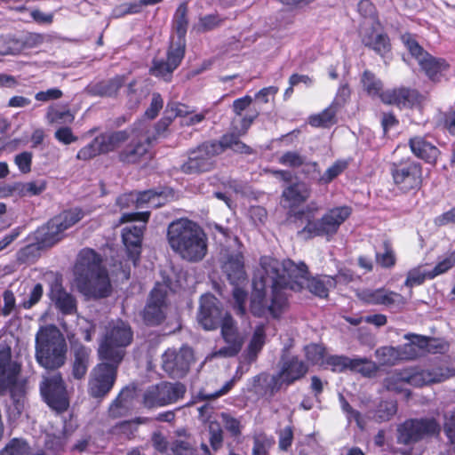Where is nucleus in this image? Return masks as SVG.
<instances>
[{
  "mask_svg": "<svg viewBox=\"0 0 455 455\" xmlns=\"http://www.w3.org/2000/svg\"><path fill=\"white\" fill-rule=\"evenodd\" d=\"M84 218L80 209L64 211L52 218L45 227L41 228L36 238L42 246H52L63 237L65 230L68 229Z\"/></svg>",
  "mask_w": 455,
  "mask_h": 455,
  "instance_id": "obj_11",
  "label": "nucleus"
},
{
  "mask_svg": "<svg viewBox=\"0 0 455 455\" xmlns=\"http://www.w3.org/2000/svg\"><path fill=\"white\" fill-rule=\"evenodd\" d=\"M46 188V181L44 180H33L17 185L18 192L23 196H36Z\"/></svg>",
  "mask_w": 455,
  "mask_h": 455,
  "instance_id": "obj_46",
  "label": "nucleus"
},
{
  "mask_svg": "<svg viewBox=\"0 0 455 455\" xmlns=\"http://www.w3.org/2000/svg\"><path fill=\"white\" fill-rule=\"evenodd\" d=\"M208 113V109H204L199 113H196L190 110L189 108L186 105L176 102L168 103L165 110L166 116L158 123V128H161L162 132L165 131L172 120L176 117L181 118L182 125H196L205 119V116ZM157 132L158 134L160 133L159 129H157Z\"/></svg>",
  "mask_w": 455,
  "mask_h": 455,
  "instance_id": "obj_26",
  "label": "nucleus"
},
{
  "mask_svg": "<svg viewBox=\"0 0 455 455\" xmlns=\"http://www.w3.org/2000/svg\"><path fill=\"white\" fill-rule=\"evenodd\" d=\"M210 443L214 451L222 446L223 435L220 424L216 421H211L209 424Z\"/></svg>",
  "mask_w": 455,
  "mask_h": 455,
  "instance_id": "obj_58",
  "label": "nucleus"
},
{
  "mask_svg": "<svg viewBox=\"0 0 455 455\" xmlns=\"http://www.w3.org/2000/svg\"><path fill=\"white\" fill-rule=\"evenodd\" d=\"M186 391L180 383L162 382L148 387L143 397L146 407L164 406L180 399Z\"/></svg>",
  "mask_w": 455,
  "mask_h": 455,
  "instance_id": "obj_20",
  "label": "nucleus"
},
{
  "mask_svg": "<svg viewBox=\"0 0 455 455\" xmlns=\"http://www.w3.org/2000/svg\"><path fill=\"white\" fill-rule=\"evenodd\" d=\"M40 392L45 403L52 409L63 411L68 407V393L60 373L43 376Z\"/></svg>",
  "mask_w": 455,
  "mask_h": 455,
  "instance_id": "obj_17",
  "label": "nucleus"
},
{
  "mask_svg": "<svg viewBox=\"0 0 455 455\" xmlns=\"http://www.w3.org/2000/svg\"><path fill=\"white\" fill-rule=\"evenodd\" d=\"M149 218L148 212L124 213L120 219L121 223L139 221V225L126 227L123 230V242L128 251L129 257L135 264L140 254V245L146 223Z\"/></svg>",
  "mask_w": 455,
  "mask_h": 455,
  "instance_id": "obj_15",
  "label": "nucleus"
},
{
  "mask_svg": "<svg viewBox=\"0 0 455 455\" xmlns=\"http://www.w3.org/2000/svg\"><path fill=\"white\" fill-rule=\"evenodd\" d=\"M235 248H224L220 251L221 269L226 275L228 280L233 284V297L235 300L234 307L237 314L245 313L246 292L242 285L246 281L244 271L243 256L240 251V244L237 240H234Z\"/></svg>",
  "mask_w": 455,
  "mask_h": 455,
  "instance_id": "obj_7",
  "label": "nucleus"
},
{
  "mask_svg": "<svg viewBox=\"0 0 455 455\" xmlns=\"http://www.w3.org/2000/svg\"><path fill=\"white\" fill-rule=\"evenodd\" d=\"M358 297L366 303L385 306H402L405 299L399 293L385 289H366L358 292Z\"/></svg>",
  "mask_w": 455,
  "mask_h": 455,
  "instance_id": "obj_30",
  "label": "nucleus"
},
{
  "mask_svg": "<svg viewBox=\"0 0 455 455\" xmlns=\"http://www.w3.org/2000/svg\"><path fill=\"white\" fill-rule=\"evenodd\" d=\"M21 364L12 360L10 347L0 349V395L9 394L19 403L28 390V379L21 376Z\"/></svg>",
  "mask_w": 455,
  "mask_h": 455,
  "instance_id": "obj_9",
  "label": "nucleus"
},
{
  "mask_svg": "<svg viewBox=\"0 0 455 455\" xmlns=\"http://www.w3.org/2000/svg\"><path fill=\"white\" fill-rule=\"evenodd\" d=\"M455 264V252H451L440 259L436 266L430 271V277L435 278L447 272Z\"/></svg>",
  "mask_w": 455,
  "mask_h": 455,
  "instance_id": "obj_57",
  "label": "nucleus"
},
{
  "mask_svg": "<svg viewBox=\"0 0 455 455\" xmlns=\"http://www.w3.org/2000/svg\"><path fill=\"white\" fill-rule=\"evenodd\" d=\"M311 194L308 185L304 182H298L289 186L283 192V197L290 207L304 203Z\"/></svg>",
  "mask_w": 455,
  "mask_h": 455,
  "instance_id": "obj_36",
  "label": "nucleus"
},
{
  "mask_svg": "<svg viewBox=\"0 0 455 455\" xmlns=\"http://www.w3.org/2000/svg\"><path fill=\"white\" fill-rule=\"evenodd\" d=\"M133 339L131 326L122 321L110 322L99 347V355L102 360L119 364L124 356V348Z\"/></svg>",
  "mask_w": 455,
  "mask_h": 455,
  "instance_id": "obj_8",
  "label": "nucleus"
},
{
  "mask_svg": "<svg viewBox=\"0 0 455 455\" xmlns=\"http://www.w3.org/2000/svg\"><path fill=\"white\" fill-rule=\"evenodd\" d=\"M221 153V145L217 142L204 143L189 152L188 159L181 165L187 174L209 172L215 165V157Z\"/></svg>",
  "mask_w": 455,
  "mask_h": 455,
  "instance_id": "obj_16",
  "label": "nucleus"
},
{
  "mask_svg": "<svg viewBox=\"0 0 455 455\" xmlns=\"http://www.w3.org/2000/svg\"><path fill=\"white\" fill-rule=\"evenodd\" d=\"M129 390H123L109 407V413L113 417H120L128 409Z\"/></svg>",
  "mask_w": 455,
  "mask_h": 455,
  "instance_id": "obj_47",
  "label": "nucleus"
},
{
  "mask_svg": "<svg viewBox=\"0 0 455 455\" xmlns=\"http://www.w3.org/2000/svg\"><path fill=\"white\" fill-rule=\"evenodd\" d=\"M43 296V286L41 283H36L29 289L28 298H25L20 302V307L25 309H29L39 302Z\"/></svg>",
  "mask_w": 455,
  "mask_h": 455,
  "instance_id": "obj_56",
  "label": "nucleus"
},
{
  "mask_svg": "<svg viewBox=\"0 0 455 455\" xmlns=\"http://www.w3.org/2000/svg\"><path fill=\"white\" fill-rule=\"evenodd\" d=\"M351 213L352 210L348 206L331 208L320 220L316 221L308 220L302 233H307L310 236H332Z\"/></svg>",
  "mask_w": 455,
  "mask_h": 455,
  "instance_id": "obj_14",
  "label": "nucleus"
},
{
  "mask_svg": "<svg viewBox=\"0 0 455 455\" xmlns=\"http://www.w3.org/2000/svg\"><path fill=\"white\" fill-rule=\"evenodd\" d=\"M375 355L381 364L393 365L401 361L398 347H383L377 349Z\"/></svg>",
  "mask_w": 455,
  "mask_h": 455,
  "instance_id": "obj_45",
  "label": "nucleus"
},
{
  "mask_svg": "<svg viewBox=\"0 0 455 455\" xmlns=\"http://www.w3.org/2000/svg\"><path fill=\"white\" fill-rule=\"evenodd\" d=\"M217 143L221 145V151L225 148H229L235 152L246 154L251 153L250 148L244 143L241 142L235 135L223 136L220 141Z\"/></svg>",
  "mask_w": 455,
  "mask_h": 455,
  "instance_id": "obj_50",
  "label": "nucleus"
},
{
  "mask_svg": "<svg viewBox=\"0 0 455 455\" xmlns=\"http://www.w3.org/2000/svg\"><path fill=\"white\" fill-rule=\"evenodd\" d=\"M305 157L295 151H288L279 157V163L283 165L299 168L304 164Z\"/></svg>",
  "mask_w": 455,
  "mask_h": 455,
  "instance_id": "obj_59",
  "label": "nucleus"
},
{
  "mask_svg": "<svg viewBox=\"0 0 455 455\" xmlns=\"http://www.w3.org/2000/svg\"><path fill=\"white\" fill-rule=\"evenodd\" d=\"M438 423L433 419L408 420L397 429V441L403 444L416 442L439 433Z\"/></svg>",
  "mask_w": 455,
  "mask_h": 455,
  "instance_id": "obj_23",
  "label": "nucleus"
},
{
  "mask_svg": "<svg viewBox=\"0 0 455 455\" xmlns=\"http://www.w3.org/2000/svg\"><path fill=\"white\" fill-rule=\"evenodd\" d=\"M187 4H181L176 10L174 15V28L177 34V39L172 38L171 45L181 46V49L185 51L186 40L185 36L188 28V19H187Z\"/></svg>",
  "mask_w": 455,
  "mask_h": 455,
  "instance_id": "obj_37",
  "label": "nucleus"
},
{
  "mask_svg": "<svg viewBox=\"0 0 455 455\" xmlns=\"http://www.w3.org/2000/svg\"><path fill=\"white\" fill-rule=\"evenodd\" d=\"M29 447L28 443L21 439H12L4 450L0 451V455H28Z\"/></svg>",
  "mask_w": 455,
  "mask_h": 455,
  "instance_id": "obj_49",
  "label": "nucleus"
},
{
  "mask_svg": "<svg viewBox=\"0 0 455 455\" xmlns=\"http://www.w3.org/2000/svg\"><path fill=\"white\" fill-rule=\"evenodd\" d=\"M130 202L136 203L138 208L143 207L144 204H148L150 207H159L164 204L163 193H156L153 190L140 192L139 194H128L118 197L116 203L122 208L129 206Z\"/></svg>",
  "mask_w": 455,
  "mask_h": 455,
  "instance_id": "obj_32",
  "label": "nucleus"
},
{
  "mask_svg": "<svg viewBox=\"0 0 455 455\" xmlns=\"http://www.w3.org/2000/svg\"><path fill=\"white\" fill-rule=\"evenodd\" d=\"M359 12L365 17L361 36L363 44L378 54L384 56L390 50L387 35L380 31V24L375 21V7L369 0H362L358 4Z\"/></svg>",
  "mask_w": 455,
  "mask_h": 455,
  "instance_id": "obj_10",
  "label": "nucleus"
},
{
  "mask_svg": "<svg viewBox=\"0 0 455 455\" xmlns=\"http://www.w3.org/2000/svg\"><path fill=\"white\" fill-rule=\"evenodd\" d=\"M166 239L171 250L184 260L198 262L207 254L206 234L197 223L188 219L181 218L171 222Z\"/></svg>",
  "mask_w": 455,
  "mask_h": 455,
  "instance_id": "obj_2",
  "label": "nucleus"
},
{
  "mask_svg": "<svg viewBox=\"0 0 455 455\" xmlns=\"http://www.w3.org/2000/svg\"><path fill=\"white\" fill-rule=\"evenodd\" d=\"M100 154H103V151L101 150L99 139L96 137L91 143L78 151L76 157L80 160H89Z\"/></svg>",
  "mask_w": 455,
  "mask_h": 455,
  "instance_id": "obj_51",
  "label": "nucleus"
},
{
  "mask_svg": "<svg viewBox=\"0 0 455 455\" xmlns=\"http://www.w3.org/2000/svg\"><path fill=\"white\" fill-rule=\"evenodd\" d=\"M347 167V163L343 160L336 161L330 166L323 174L321 175L320 184H328L336 177L341 174Z\"/></svg>",
  "mask_w": 455,
  "mask_h": 455,
  "instance_id": "obj_48",
  "label": "nucleus"
},
{
  "mask_svg": "<svg viewBox=\"0 0 455 455\" xmlns=\"http://www.w3.org/2000/svg\"><path fill=\"white\" fill-rule=\"evenodd\" d=\"M185 54L181 46L170 45L166 60L160 59L153 61L150 72L153 76L170 81L172 72L180 64Z\"/></svg>",
  "mask_w": 455,
  "mask_h": 455,
  "instance_id": "obj_28",
  "label": "nucleus"
},
{
  "mask_svg": "<svg viewBox=\"0 0 455 455\" xmlns=\"http://www.w3.org/2000/svg\"><path fill=\"white\" fill-rule=\"evenodd\" d=\"M220 337L224 346L215 348L205 358L212 360L214 358H229L237 355L243 348L244 336L239 331L237 323L231 315H227L220 324Z\"/></svg>",
  "mask_w": 455,
  "mask_h": 455,
  "instance_id": "obj_12",
  "label": "nucleus"
},
{
  "mask_svg": "<svg viewBox=\"0 0 455 455\" xmlns=\"http://www.w3.org/2000/svg\"><path fill=\"white\" fill-rule=\"evenodd\" d=\"M454 374L450 368H433L431 370H417L412 368L395 371L389 374L384 380L385 387L395 393L403 394L405 397L410 396L407 386L422 387L425 385L441 382Z\"/></svg>",
  "mask_w": 455,
  "mask_h": 455,
  "instance_id": "obj_4",
  "label": "nucleus"
},
{
  "mask_svg": "<svg viewBox=\"0 0 455 455\" xmlns=\"http://www.w3.org/2000/svg\"><path fill=\"white\" fill-rule=\"evenodd\" d=\"M444 431L451 441V445L447 448L446 451L442 455H455V412L449 418H446L444 423Z\"/></svg>",
  "mask_w": 455,
  "mask_h": 455,
  "instance_id": "obj_53",
  "label": "nucleus"
},
{
  "mask_svg": "<svg viewBox=\"0 0 455 455\" xmlns=\"http://www.w3.org/2000/svg\"><path fill=\"white\" fill-rule=\"evenodd\" d=\"M227 315L230 314L220 308L218 299L213 295L204 294L201 297L197 322L204 330L212 331L218 327L220 328L222 320Z\"/></svg>",
  "mask_w": 455,
  "mask_h": 455,
  "instance_id": "obj_25",
  "label": "nucleus"
},
{
  "mask_svg": "<svg viewBox=\"0 0 455 455\" xmlns=\"http://www.w3.org/2000/svg\"><path fill=\"white\" fill-rule=\"evenodd\" d=\"M377 262L385 267L394 266L395 259L392 249L387 243L384 244V252L376 254Z\"/></svg>",
  "mask_w": 455,
  "mask_h": 455,
  "instance_id": "obj_63",
  "label": "nucleus"
},
{
  "mask_svg": "<svg viewBox=\"0 0 455 455\" xmlns=\"http://www.w3.org/2000/svg\"><path fill=\"white\" fill-rule=\"evenodd\" d=\"M266 342L265 326L258 325L250 339L247 348L240 357V363L236 370V374L242 376L248 371V365L254 362Z\"/></svg>",
  "mask_w": 455,
  "mask_h": 455,
  "instance_id": "obj_29",
  "label": "nucleus"
},
{
  "mask_svg": "<svg viewBox=\"0 0 455 455\" xmlns=\"http://www.w3.org/2000/svg\"><path fill=\"white\" fill-rule=\"evenodd\" d=\"M163 106L164 100L161 95L159 93H154L152 95L150 107L146 110L145 116L149 119H154L162 109Z\"/></svg>",
  "mask_w": 455,
  "mask_h": 455,
  "instance_id": "obj_64",
  "label": "nucleus"
},
{
  "mask_svg": "<svg viewBox=\"0 0 455 455\" xmlns=\"http://www.w3.org/2000/svg\"><path fill=\"white\" fill-rule=\"evenodd\" d=\"M413 339L398 347L400 360H411L419 356L424 351H432L430 348L432 340L426 337L413 335Z\"/></svg>",
  "mask_w": 455,
  "mask_h": 455,
  "instance_id": "obj_34",
  "label": "nucleus"
},
{
  "mask_svg": "<svg viewBox=\"0 0 455 455\" xmlns=\"http://www.w3.org/2000/svg\"><path fill=\"white\" fill-rule=\"evenodd\" d=\"M193 361V351L188 347H182L179 351L167 349L162 355V367L171 377L182 378Z\"/></svg>",
  "mask_w": 455,
  "mask_h": 455,
  "instance_id": "obj_24",
  "label": "nucleus"
},
{
  "mask_svg": "<svg viewBox=\"0 0 455 455\" xmlns=\"http://www.w3.org/2000/svg\"><path fill=\"white\" fill-rule=\"evenodd\" d=\"M349 363L350 357L345 355H330L325 358L323 364L331 367L333 371L341 372L348 370Z\"/></svg>",
  "mask_w": 455,
  "mask_h": 455,
  "instance_id": "obj_54",
  "label": "nucleus"
},
{
  "mask_svg": "<svg viewBox=\"0 0 455 455\" xmlns=\"http://www.w3.org/2000/svg\"><path fill=\"white\" fill-rule=\"evenodd\" d=\"M306 357L307 359L314 363H321L323 364L325 361L324 356V348L316 344H310L305 347Z\"/></svg>",
  "mask_w": 455,
  "mask_h": 455,
  "instance_id": "obj_55",
  "label": "nucleus"
},
{
  "mask_svg": "<svg viewBox=\"0 0 455 455\" xmlns=\"http://www.w3.org/2000/svg\"><path fill=\"white\" fill-rule=\"evenodd\" d=\"M131 143L122 152V161L136 163L144 156L155 138L149 134L145 123L140 122L130 132Z\"/></svg>",
  "mask_w": 455,
  "mask_h": 455,
  "instance_id": "obj_22",
  "label": "nucleus"
},
{
  "mask_svg": "<svg viewBox=\"0 0 455 455\" xmlns=\"http://www.w3.org/2000/svg\"><path fill=\"white\" fill-rule=\"evenodd\" d=\"M98 139L103 153H108L119 148L124 142L130 139V132L118 131L104 133L98 136Z\"/></svg>",
  "mask_w": 455,
  "mask_h": 455,
  "instance_id": "obj_39",
  "label": "nucleus"
},
{
  "mask_svg": "<svg viewBox=\"0 0 455 455\" xmlns=\"http://www.w3.org/2000/svg\"><path fill=\"white\" fill-rule=\"evenodd\" d=\"M363 90L371 97H379L381 99L382 83L374 74L370 71H364L361 79Z\"/></svg>",
  "mask_w": 455,
  "mask_h": 455,
  "instance_id": "obj_42",
  "label": "nucleus"
},
{
  "mask_svg": "<svg viewBox=\"0 0 455 455\" xmlns=\"http://www.w3.org/2000/svg\"><path fill=\"white\" fill-rule=\"evenodd\" d=\"M49 296L55 307L63 314L70 315L76 312L75 298L63 289L58 280L52 283Z\"/></svg>",
  "mask_w": 455,
  "mask_h": 455,
  "instance_id": "obj_33",
  "label": "nucleus"
},
{
  "mask_svg": "<svg viewBox=\"0 0 455 455\" xmlns=\"http://www.w3.org/2000/svg\"><path fill=\"white\" fill-rule=\"evenodd\" d=\"M166 291L164 284H157L150 293L148 302L144 310V320L148 324H159L165 317Z\"/></svg>",
  "mask_w": 455,
  "mask_h": 455,
  "instance_id": "obj_27",
  "label": "nucleus"
},
{
  "mask_svg": "<svg viewBox=\"0 0 455 455\" xmlns=\"http://www.w3.org/2000/svg\"><path fill=\"white\" fill-rule=\"evenodd\" d=\"M67 344L60 331L52 325L40 328L36 335V359L45 369L62 366L66 360Z\"/></svg>",
  "mask_w": 455,
  "mask_h": 455,
  "instance_id": "obj_6",
  "label": "nucleus"
},
{
  "mask_svg": "<svg viewBox=\"0 0 455 455\" xmlns=\"http://www.w3.org/2000/svg\"><path fill=\"white\" fill-rule=\"evenodd\" d=\"M279 260L262 257L260 269L253 281L251 297V311L261 316L269 313L278 317L288 306L285 275L282 274Z\"/></svg>",
  "mask_w": 455,
  "mask_h": 455,
  "instance_id": "obj_1",
  "label": "nucleus"
},
{
  "mask_svg": "<svg viewBox=\"0 0 455 455\" xmlns=\"http://www.w3.org/2000/svg\"><path fill=\"white\" fill-rule=\"evenodd\" d=\"M396 412V403L394 401L382 402L378 406L375 418L378 421H387Z\"/></svg>",
  "mask_w": 455,
  "mask_h": 455,
  "instance_id": "obj_52",
  "label": "nucleus"
},
{
  "mask_svg": "<svg viewBox=\"0 0 455 455\" xmlns=\"http://www.w3.org/2000/svg\"><path fill=\"white\" fill-rule=\"evenodd\" d=\"M271 442L265 435H257L254 437L252 454L267 455Z\"/></svg>",
  "mask_w": 455,
  "mask_h": 455,
  "instance_id": "obj_62",
  "label": "nucleus"
},
{
  "mask_svg": "<svg viewBox=\"0 0 455 455\" xmlns=\"http://www.w3.org/2000/svg\"><path fill=\"white\" fill-rule=\"evenodd\" d=\"M91 350L84 346L74 349V363L72 373L76 379H82L86 374L90 363Z\"/></svg>",
  "mask_w": 455,
  "mask_h": 455,
  "instance_id": "obj_38",
  "label": "nucleus"
},
{
  "mask_svg": "<svg viewBox=\"0 0 455 455\" xmlns=\"http://www.w3.org/2000/svg\"><path fill=\"white\" fill-rule=\"evenodd\" d=\"M101 259L91 249L80 251L75 266V274L79 291L87 297L104 298L111 292V284Z\"/></svg>",
  "mask_w": 455,
  "mask_h": 455,
  "instance_id": "obj_3",
  "label": "nucleus"
},
{
  "mask_svg": "<svg viewBox=\"0 0 455 455\" xmlns=\"http://www.w3.org/2000/svg\"><path fill=\"white\" fill-rule=\"evenodd\" d=\"M430 275V271L426 268L425 265L414 267L408 272L405 285L408 287L420 285L426 279H433Z\"/></svg>",
  "mask_w": 455,
  "mask_h": 455,
  "instance_id": "obj_44",
  "label": "nucleus"
},
{
  "mask_svg": "<svg viewBox=\"0 0 455 455\" xmlns=\"http://www.w3.org/2000/svg\"><path fill=\"white\" fill-rule=\"evenodd\" d=\"M307 371V366L298 358L292 357L283 362L281 371L273 376L261 374L257 377L258 380L267 383L270 394L277 392L283 384L289 385L301 378Z\"/></svg>",
  "mask_w": 455,
  "mask_h": 455,
  "instance_id": "obj_19",
  "label": "nucleus"
},
{
  "mask_svg": "<svg viewBox=\"0 0 455 455\" xmlns=\"http://www.w3.org/2000/svg\"><path fill=\"white\" fill-rule=\"evenodd\" d=\"M280 263L281 272L285 275L287 291H300L307 288L314 295L326 298L329 291L336 284V279L328 275L309 278L307 267L302 262L295 264L290 259H285Z\"/></svg>",
  "mask_w": 455,
  "mask_h": 455,
  "instance_id": "obj_5",
  "label": "nucleus"
},
{
  "mask_svg": "<svg viewBox=\"0 0 455 455\" xmlns=\"http://www.w3.org/2000/svg\"><path fill=\"white\" fill-rule=\"evenodd\" d=\"M220 418L224 427L230 432L232 435L236 436L241 434L242 426L237 419L228 413H221Z\"/></svg>",
  "mask_w": 455,
  "mask_h": 455,
  "instance_id": "obj_60",
  "label": "nucleus"
},
{
  "mask_svg": "<svg viewBox=\"0 0 455 455\" xmlns=\"http://www.w3.org/2000/svg\"><path fill=\"white\" fill-rule=\"evenodd\" d=\"M409 144L412 153L427 163H435L439 156L438 148L424 138L414 137Z\"/></svg>",
  "mask_w": 455,
  "mask_h": 455,
  "instance_id": "obj_35",
  "label": "nucleus"
},
{
  "mask_svg": "<svg viewBox=\"0 0 455 455\" xmlns=\"http://www.w3.org/2000/svg\"><path fill=\"white\" fill-rule=\"evenodd\" d=\"M401 40L410 54L418 61L421 69L431 80H437L449 68L443 59L435 58L426 52L411 34H404Z\"/></svg>",
  "mask_w": 455,
  "mask_h": 455,
  "instance_id": "obj_13",
  "label": "nucleus"
},
{
  "mask_svg": "<svg viewBox=\"0 0 455 455\" xmlns=\"http://www.w3.org/2000/svg\"><path fill=\"white\" fill-rule=\"evenodd\" d=\"M336 104L333 103L321 113L311 116L309 117V124L314 127H328L332 125L336 120Z\"/></svg>",
  "mask_w": 455,
  "mask_h": 455,
  "instance_id": "obj_41",
  "label": "nucleus"
},
{
  "mask_svg": "<svg viewBox=\"0 0 455 455\" xmlns=\"http://www.w3.org/2000/svg\"><path fill=\"white\" fill-rule=\"evenodd\" d=\"M381 100L385 104L395 105L399 108H411L419 100V94L416 91L400 88L387 90L381 94Z\"/></svg>",
  "mask_w": 455,
  "mask_h": 455,
  "instance_id": "obj_31",
  "label": "nucleus"
},
{
  "mask_svg": "<svg viewBox=\"0 0 455 455\" xmlns=\"http://www.w3.org/2000/svg\"><path fill=\"white\" fill-rule=\"evenodd\" d=\"M302 172L310 180L320 183L321 172L316 162L307 161L305 157L304 164L300 166Z\"/></svg>",
  "mask_w": 455,
  "mask_h": 455,
  "instance_id": "obj_61",
  "label": "nucleus"
},
{
  "mask_svg": "<svg viewBox=\"0 0 455 455\" xmlns=\"http://www.w3.org/2000/svg\"><path fill=\"white\" fill-rule=\"evenodd\" d=\"M46 119L51 124H69L73 123L75 116L69 109L50 107L46 113Z\"/></svg>",
  "mask_w": 455,
  "mask_h": 455,
  "instance_id": "obj_40",
  "label": "nucleus"
},
{
  "mask_svg": "<svg viewBox=\"0 0 455 455\" xmlns=\"http://www.w3.org/2000/svg\"><path fill=\"white\" fill-rule=\"evenodd\" d=\"M118 364L112 362L97 364L90 374L88 392L95 398L104 397L112 389Z\"/></svg>",
  "mask_w": 455,
  "mask_h": 455,
  "instance_id": "obj_18",
  "label": "nucleus"
},
{
  "mask_svg": "<svg viewBox=\"0 0 455 455\" xmlns=\"http://www.w3.org/2000/svg\"><path fill=\"white\" fill-rule=\"evenodd\" d=\"M348 370L369 376L376 371L375 363L365 357L350 358Z\"/></svg>",
  "mask_w": 455,
  "mask_h": 455,
  "instance_id": "obj_43",
  "label": "nucleus"
},
{
  "mask_svg": "<svg viewBox=\"0 0 455 455\" xmlns=\"http://www.w3.org/2000/svg\"><path fill=\"white\" fill-rule=\"evenodd\" d=\"M391 173L394 182L401 190L409 191L421 186V165L411 159L394 163L391 166Z\"/></svg>",
  "mask_w": 455,
  "mask_h": 455,
  "instance_id": "obj_21",
  "label": "nucleus"
}]
</instances>
